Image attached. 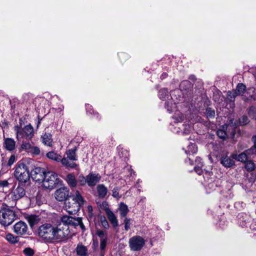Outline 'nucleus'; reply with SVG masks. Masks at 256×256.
Returning a JSON list of instances; mask_svg holds the SVG:
<instances>
[{
    "label": "nucleus",
    "mask_w": 256,
    "mask_h": 256,
    "mask_svg": "<svg viewBox=\"0 0 256 256\" xmlns=\"http://www.w3.org/2000/svg\"><path fill=\"white\" fill-rule=\"evenodd\" d=\"M248 116L256 120V108L252 107L248 111Z\"/></svg>",
    "instance_id": "nucleus-45"
},
{
    "label": "nucleus",
    "mask_w": 256,
    "mask_h": 256,
    "mask_svg": "<svg viewBox=\"0 0 256 256\" xmlns=\"http://www.w3.org/2000/svg\"><path fill=\"white\" fill-rule=\"evenodd\" d=\"M60 162L66 168H74L77 166V164L76 163L72 162H70L67 158H62V160H60Z\"/></svg>",
    "instance_id": "nucleus-26"
},
{
    "label": "nucleus",
    "mask_w": 256,
    "mask_h": 256,
    "mask_svg": "<svg viewBox=\"0 0 256 256\" xmlns=\"http://www.w3.org/2000/svg\"><path fill=\"white\" fill-rule=\"evenodd\" d=\"M106 212L108 220L112 226L114 228L116 227L118 225V220L114 212L109 208L106 209Z\"/></svg>",
    "instance_id": "nucleus-17"
},
{
    "label": "nucleus",
    "mask_w": 256,
    "mask_h": 256,
    "mask_svg": "<svg viewBox=\"0 0 256 256\" xmlns=\"http://www.w3.org/2000/svg\"><path fill=\"white\" fill-rule=\"evenodd\" d=\"M28 230L27 224L22 221L16 222L13 226L14 232L20 236L28 234Z\"/></svg>",
    "instance_id": "nucleus-9"
},
{
    "label": "nucleus",
    "mask_w": 256,
    "mask_h": 256,
    "mask_svg": "<svg viewBox=\"0 0 256 256\" xmlns=\"http://www.w3.org/2000/svg\"><path fill=\"white\" fill-rule=\"evenodd\" d=\"M158 96L160 99L165 100L168 97V92L166 88H162L160 90Z\"/></svg>",
    "instance_id": "nucleus-29"
},
{
    "label": "nucleus",
    "mask_w": 256,
    "mask_h": 256,
    "mask_svg": "<svg viewBox=\"0 0 256 256\" xmlns=\"http://www.w3.org/2000/svg\"><path fill=\"white\" fill-rule=\"evenodd\" d=\"M236 96L237 94L234 91H228L227 92L226 99L230 102H234Z\"/></svg>",
    "instance_id": "nucleus-37"
},
{
    "label": "nucleus",
    "mask_w": 256,
    "mask_h": 256,
    "mask_svg": "<svg viewBox=\"0 0 256 256\" xmlns=\"http://www.w3.org/2000/svg\"><path fill=\"white\" fill-rule=\"evenodd\" d=\"M202 163H200V164H198L194 167L195 172L199 175L202 174Z\"/></svg>",
    "instance_id": "nucleus-49"
},
{
    "label": "nucleus",
    "mask_w": 256,
    "mask_h": 256,
    "mask_svg": "<svg viewBox=\"0 0 256 256\" xmlns=\"http://www.w3.org/2000/svg\"><path fill=\"white\" fill-rule=\"evenodd\" d=\"M76 149L72 148L68 150L66 152L67 158L70 160L74 161L77 160V157L76 154Z\"/></svg>",
    "instance_id": "nucleus-27"
},
{
    "label": "nucleus",
    "mask_w": 256,
    "mask_h": 256,
    "mask_svg": "<svg viewBox=\"0 0 256 256\" xmlns=\"http://www.w3.org/2000/svg\"><path fill=\"white\" fill-rule=\"evenodd\" d=\"M60 224H63L69 230L68 226H78L80 223V218H74L68 216H62L59 222Z\"/></svg>",
    "instance_id": "nucleus-10"
},
{
    "label": "nucleus",
    "mask_w": 256,
    "mask_h": 256,
    "mask_svg": "<svg viewBox=\"0 0 256 256\" xmlns=\"http://www.w3.org/2000/svg\"><path fill=\"white\" fill-rule=\"evenodd\" d=\"M16 218L15 212L9 208H3L0 210V223L5 226L10 225Z\"/></svg>",
    "instance_id": "nucleus-5"
},
{
    "label": "nucleus",
    "mask_w": 256,
    "mask_h": 256,
    "mask_svg": "<svg viewBox=\"0 0 256 256\" xmlns=\"http://www.w3.org/2000/svg\"><path fill=\"white\" fill-rule=\"evenodd\" d=\"M8 185V182L6 180L0 181V186L6 187Z\"/></svg>",
    "instance_id": "nucleus-52"
},
{
    "label": "nucleus",
    "mask_w": 256,
    "mask_h": 256,
    "mask_svg": "<svg viewBox=\"0 0 256 256\" xmlns=\"http://www.w3.org/2000/svg\"><path fill=\"white\" fill-rule=\"evenodd\" d=\"M26 194V192L24 188L20 186H18L16 188H14L11 193L12 198L14 200H18Z\"/></svg>",
    "instance_id": "nucleus-14"
},
{
    "label": "nucleus",
    "mask_w": 256,
    "mask_h": 256,
    "mask_svg": "<svg viewBox=\"0 0 256 256\" xmlns=\"http://www.w3.org/2000/svg\"><path fill=\"white\" fill-rule=\"evenodd\" d=\"M101 176L99 174L90 172L86 176L88 185L90 187L95 186L101 180Z\"/></svg>",
    "instance_id": "nucleus-13"
},
{
    "label": "nucleus",
    "mask_w": 256,
    "mask_h": 256,
    "mask_svg": "<svg viewBox=\"0 0 256 256\" xmlns=\"http://www.w3.org/2000/svg\"><path fill=\"white\" fill-rule=\"evenodd\" d=\"M53 230L52 224H44L40 226L38 228V236L48 242H50V236Z\"/></svg>",
    "instance_id": "nucleus-7"
},
{
    "label": "nucleus",
    "mask_w": 256,
    "mask_h": 256,
    "mask_svg": "<svg viewBox=\"0 0 256 256\" xmlns=\"http://www.w3.org/2000/svg\"><path fill=\"white\" fill-rule=\"evenodd\" d=\"M90 107L91 106L89 104H87L86 106V110H87V112L89 113L90 114H92L94 112V110L92 109H90V110H88V109H90Z\"/></svg>",
    "instance_id": "nucleus-53"
},
{
    "label": "nucleus",
    "mask_w": 256,
    "mask_h": 256,
    "mask_svg": "<svg viewBox=\"0 0 256 256\" xmlns=\"http://www.w3.org/2000/svg\"><path fill=\"white\" fill-rule=\"evenodd\" d=\"M14 175L16 180L21 183L27 182L30 177V172L27 166L21 162H18L16 164Z\"/></svg>",
    "instance_id": "nucleus-4"
},
{
    "label": "nucleus",
    "mask_w": 256,
    "mask_h": 256,
    "mask_svg": "<svg viewBox=\"0 0 256 256\" xmlns=\"http://www.w3.org/2000/svg\"><path fill=\"white\" fill-rule=\"evenodd\" d=\"M46 156L50 160H53L56 162H60L62 160V156L58 153L52 151L46 154Z\"/></svg>",
    "instance_id": "nucleus-21"
},
{
    "label": "nucleus",
    "mask_w": 256,
    "mask_h": 256,
    "mask_svg": "<svg viewBox=\"0 0 256 256\" xmlns=\"http://www.w3.org/2000/svg\"><path fill=\"white\" fill-rule=\"evenodd\" d=\"M102 206L104 207L105 210L106 208H108V204L106 202H102Z\"/></svg>",
    "instance_id": "nucleus-58"
},
{
    "label": "nucleus",
    "mask_w": 256,
    "mask_h": 256,
    "mask_svg": "<svg viewBox=\"0 0 256 256\" xmlns=\"http://www.w3.org/2000/svg\"><path fill=\"white\" fill-rule=\"evenodd\" d=\"M42 143L47 146H52V135L49 133H45L42 136Z\"/></svg>",
    "instance_id": "nucleus-20"
},
{
    "label": "nucleus",
    "mask_w": 256,
    "mask_h": 256,
    "mask_svg": "<svg viewBox=\"0 0 256 256\" xmlns=\"http://www.w3.org/2000/svg\"><path fill=\"white\" fill-rule=\"evenodd\" d=\"M201 158L199 157H197L196 159V165L198 164H200L202 163L201 162Z\"/></svg>",
    "instance_id": "nucleus-57"
},
{
    "label": "nucleus",
    "mask_w": 256,
    "mask_h": 256,
    "mask_svg": "<svg viewBox=\"0 0 256 256\" xmlns=\"http://www.w3.org/2000/svg\"><path fill=\"white\" fill-rule=\"evenodd\" d=\"M124 229L126 231L130 230V218H125L124 220Z\"/></svg>",
    "instance_id": "nucleus-47"
},
{
    "label": "nucleus",
    "mask_w": 256,
    "mask_h": 256,
    "mask_svg": "<svg viewBox=\"0 0 256 256\" xmlns=\"http://www.w3.org/2000/svg\"><path fill=\"white\" fill-rule=\"evenodd\" d=\"M23 252L26 256H33L34 254V250L30 248H24L23 250Z\"/></svg>",
    "instance_id": "nucleus-43"
},
{
    "label": "nucleus",
    "mask_w": 256,
    "mask_h": 256,
    "mask_svg": "<svg viewBox=\"0 0 256 256\" xmlns=\"http://www.w3.org/2000/svg\"><path fill=\"white\" fill-rule=\"evenodd\" d=\"M28 220L30 226H34L39 221L38 217L35 215H32L28 218Z\"/></svg>",
    "instance_id": "nucleus-33"
},
{
    "label": "nucleus",
    "mask_w": 256,
    "mask_h": 256,
    "mask_svg": "<svg viewBox=\"0 0 256 256\" xmlns=\"http://www.w3.org/2000/svg\"><path fill=\"white\" fill-rule=\"evenodd\" d=\"M40 150L38 147L36 146H32L31 148L30 149L29 152L31 154L37 156L40 154Z\"/></svg>",
    "instance_id": "nucleus-40"
},
{
    "label": "nucleus",
    "mask_w": 256,
    "mask_h": 256,
    "mask_svg": "<svg viewBox=\"0 0 256 256\" xmlns=\"http://www.w3.org/2000/svg\"><path fill=\"white\" fill-rule=\"evenodd\" d=\"M165 106L167 108L168 111L171 112L173 111L174 108H176V104H172V102H166Z\"/></svg>",
    "instance_id": "nucleus-39"
},
{
    "label": "nucleus",
    "mask_w": 256,
    "mask_h": 256,
    "mask_svg": "<svg viewBox=\"0 0 256 256\" xmlns=\"http://www.w3.org/2000/svg\"><path fill=\"white\" fill-rule=\"evenodd\" d=\"M246 90V86L242 84H238L236 89L234 92L237 94V96H243Z\"/></svg>",
    "instance_id": "nucleus-24"
},
{
    "label": "nucleus",
    "mask_w": 256,
    "mask_h": 256,
    "mask_svg": "<svg viewBox=\"0 0 256 256\" xmlns=\"http://www.w3.org/2000/svg\"><path fill=\"white\" fill-rule=\"evenodd\" d=\"M99 218L102 227L105 229H108L110 228V225L105 216H100Z\"/></svg>",
    "instance_id": "nucleus-35"
},
{
    "label": "nucleus",
    "mask_w": 256,
    "mask_h": 256,
    "mask_svg": "<svg viewBox=\"0 0 256 256\" xmlns=\"http://www.w3.org/2000/svg\"><path fill=\"white\" fill-rule=\"evenodd\" d=\"M248 122H249V120L246 116H242L240 119V123L242 125L246 124Z\"/></svg>",
    "instance_id": "nucleus-50"
},
{
    "label": "nucleus",
    "mask_w": 256,
    "mask_h": 256,
    "mask_svg": "<svg viewBox=\"0 0 256 256\" xmlns=\"http://www.w3.org/2000/svg\"><path fill=\"white\" fill-rule=\"evenodd\" d=\"M84 200L78 191L76 192V196L71 199H68L64 202V208L70 214H76L80 210V206Z\"/></svg>",
    "instance_id": "nucleus-2"
},
{
    "label": "nucleus",
    "mask_w": 256,
    "mask_h": 256,
    "mask_svg": "<svg viewBox=\"0 0 256 256\" xmlns=\"http://www.w3.org/2000/svg\"><path fill=\"white\" fill-rule=\"evenodd\" d=\"M88 211V219L89 221L94 220L95 218L93 213V208L91 205H88L87 206Z\"/></svg>",
    "instance_id": "nucleus-32"
},
{
    "label": "nucleus",
    "mask_w": 256,
    "mask_h": 256,
    "mask_svg": "<svg viewBox=\"0 0 256 256\" xmlns=\"http://www.w3.org/2000/svg\"><path fill=\"white\" fill-rule=\"evenodd\" d=\"M4 146L7 150L12 152L16 148V142L12 138H6L4 139Z\"/></svg>",
    "instance_id": "nucleus-16"
},
{
    "label": "nucleus",
    "mask_w": 256,
    "mask_h": 256,
    "mask_svg": "<svg viewBox=\"0 0 256 256\" xmlns=\"http://www.w3.org/2000/svg\"><path fill=\"white\" fill-rule=\"evenodd\" d=\"M249 150H252V154H256V142H255L254 144V146L250 148Z\"/></svg>",
    "instance_id": "nucleus-55"
},
{
    "label": "nucleus",
    "mask_w": 256,
    "mask_h": 256,
    "mask_svg": "<svg viewBox=\"0 0 256 256\" xmlns=\"http://www.w3.org/2000/svg\"><path fill=\"white\" fill-rule=\"evenodd\" d=\"M166 76H167V74H166V73H163V74H162V76H160V78H161L162 79H164V78H166Z\"/></svg>",
    "instance_id": "nucleus-60"
},
{
    "label": "nucleus",
    "mask_w": 256,
    "mask_h": 256,
    "mask_svg": "<svg viewBox=\"0 0 256 256\" xmlns=\"http://www.w3.org/2000/svg\"><path fill=\"white\" fill-rule=\"evenodd\" d=\"M198 151L197 147L194 144H191L188 146V150L186 151L187 154H196Z\"/></svg>",
    "instance_id": "nucleus-30"
},
{
    "label": "nucleus",
    "mask_w": 256,
    "mask_h": 256,
    "mask_svg": "<svg viewBox=\"0 0 256 256\" xmlns=\"http://www.w3.org/2000/svg\"><path fill=\"white\" fill-rule=\"evenodd\" d=\"M118 210L121 217H124L126 216L128 212V206L124 202H120L119 204Z\"/></svg>",
    "instance_id": "nucleus-22"
},
{
    "label": "nucleus",
    "mask_w": 256,
    "mask_h": 256,
    "mask_svg": "<svg viewBox=\"0 0 256 256\" xmlns=\"http://www.w3.org/2000/svg\"><path fill=\"white\" fill-rule=\"evenodd\" d=\"M245 162V168L248 172H252L254 170L255 166L254 163L252 160H248Z\"/></svg>",
    "instance_id": "nucleus-34"
},
{
    "label": "nucleus",
    "mask_w": 256,
    "mask_h": 256,
    "mask_svg": "<svg viewBox=\"0 0 256 256\" xmlns=\"http://www.w3.org/2000/svg\"><path fill=\"white\" fill-rule=\"evenodd\" d=\"M184 119V116L182 114H181V116H180V120H176L178 122H180L182 121Z\"/></svg>",
    "instance_id": "nucleus-59"
},
{
    "label": "nucleus",
    "mask_w": 256,
    "mask_h": 256,
    "mask_svg": "<svg viewBox=\"0 0 256 256\" xmlns=\"http://www.w3.org/2000/svg\"><path fill=\"white\" fill-rule=\"evenodd\" d=\"M120 188L118 187L114 188L112 190V196L117 200L120 198V195L119 194Z\"/></svg>",
    "instance_id": "nucleus-44"
},
{
    "label": "nucleus",
    "mask_w": 256,
    "mask_h": 256,
    "mask_svg": "<svg viewBox=\"0 0 256 256\" xmlns=\"http://www.w3.org/2000/svg\"><path fill=\"white\" fill-rule=\"evenodd\" d=\"M78 182L80 186H84L86 184H88L86 176L84 177L83 176H80L78 178Z\"/></svg>",
    "instance_id": "nucleus-42"
},
{
    "label": "nucleus",
    "mask_w": 256,
    "mask_h": 256,
    "mask_svg": "<svg viewBox=\"0 0 256 256\" xmlns=\"http://www.w3.org/2000/svg\"><path fill=\"white\" fill-rule=\"evenodd\" d=\"M6 240L12 244H15L18 242V238L10 233H8L6 236Z\"/></svg>",
    "instance_id": "nucleus-28"
},
{
    "label": "nucleus",
    "mask_w": 256,
    "mask_h": 256,
    "mask_svg": "<svg viewBox=\"0 0 256 256\" xmlns=\"http://www.w3.org/2000/svg\"><path fill=\"white\" fill-rule=\"evenodd\" d=\"M14 130L16 134V138L18 142L22 140H30L34 136V128L31 124H28L22 128V124L14 126Z\"/></svg>",
    "instance_id": "nucleus-3"
},
{
    "label": "nucleus",
    "mask_w": 256,
    "mask_h": 256,
    "mask_svg": "<svg viewBox=\"0 0 256 256\" xmlns=\"http://www.w3.org/2000/svg\"><path fill=\"white\" fill-rule=\"evenodd\" d=\"M144 244L145 240L140 236H133L129 239L128 245L132 251H139L142 249Z\"/></svg>",
    "instance_id": "nucleus-8"
},
{
    "label": "nucleus",
    "mask_w": 256,
    "mask_h": 256,
    "mask_svg": "<svg viewBox=\"0 0 256 256\" xmlns=\"http://www.w3.org/2000/svg\"><path fill=\"white\" fill-rule=\"evenodd\" d=\"M21 148L22 150H28V152L32 148V145L29 142H27L26 140H22Z\"/></svg>",
    "instance_id": "nucleus-36"
},
{
    "label": "nucleus",
    "mask_w": 256,
    "mask_h": 256,
    "mask_svg": "<svg viewBox=\"0 0 256 256\" xmlns=\"http://www.w3.org/2000/svg\"><path fill=\"white\" fill-rule=\"evenodd\" d=\"M218 136L221 139L225 140L227 136L226 133L223 130H218L216 132Z\"/></svg>",
    "instance_id": "nucleus-41"
},
{
    "label": "nucleus",
    "mask_w": 256,
    "mask_h": 256,
    "mask_svg": "<svg viewBox=\"0 0 256 256\" xmlns=\"http://www.w3.org/2000/svg\"><path fill=\"white\" fill-rule=\"evenodd\" d=\"M69 196V190L65 186L58 189L54 192V197L59 202L66 201Z\"/></svg>",
    "instance_id": "nucleus-12"
},
{
    "label": "nucleus",
    "mask_w": 256,
    "mask_h": 256,
    "mask_svg": "<svg viewBox=\"0 0 256 256\" xmlns=\"http://www.w3.org/2000/svg\"><path fill=\"white\" fill-rule=\"evenodd\" d=\"M206 114L208 118H212L214 116L215 112L211 108H207L206 109Z\"/></svg>",
    "instance_id": "nucleus-46"
},
{
    "label": "nucleus",
    "mask_w": 256,
    "mask_h": 256,
    "mask_svg": "<svg viewBox=\"0 0 256 256\" xmlns=\"http://www.w3.org/2000/svg\"><path fill=\"white\" fill-rule=\"evenodd\" d=\"M16 161V156L14 155H12L10 158L8 164V166H11Z\"/></svg>",
    "instance_id": "nucleus-51"
},
{
    "label": "nucleus",
    "mask_w": 256,
    "mask_h": 256,
    "mask_svg": "<svg viewBox=\"0 0 256 256\" xmlns=\"http://www.w3.org/2000/svg\"><path fill=\"white\" fill-rule=\"evenodd\" d=\"M220 163L226 168H230L233 166L234 162L233 159L227 156H222L220 159Z\"/></svg>",
    "instance_id": "nucleus-18"
},
{
    "label": "nucleus",
    "mask_w": 256,
    "mask_h": 256,
    "mask_svg": "<svg viewBox=\"0 0 256 256\" xmlns=\"http://www.w3.org/2000/svg\"><path fill=\"white\" fill-rule=\"evenodd\" d=\"M60 182V180L54 172L48 171L45 174L44 178L42 182V185L46 188L52 189Z\"/></svg>",
    "instance_id": "nucleus-6"
},
{
    "label": "nucleus",
    "mask_w": 256,
    "mask_h": 256,
    "mask_svg": "<svg viewBox=\"0 0 256 256\" xmlns=\"http://www.w3.org/2000/svg\"><path fill=\"white\" fill-rule=\"evenodd\" d=\"M76 253L80 256H86L88 254V249L84 245L78 244L76 246Z\"/></svg>",
    "instance_id": "nucleus-23"
},
{
    "label": "nucleus",
    "mask_w": 256,
    "mask_h": 256,
    "mask_svg": "<svg viewBox=\"0 0 256 256\" xmlns=\"http://www.w3.org/2000/svg\"><path fill=\"white\" fill-rule=\"evenodd\" d=\"M46 172L44 168H36L30 172V176L36 182H42Z\"/></svg>",
    "instance_id": "nucleus-11"
},
{
    "label": "nucleus",
    "mask_w": 256,
    "mask_h": 256,
    "mask_svg": "<svg viewBox=\"0 0 256 256\" xmlns=\"http://www.w3.org/2000/svg\"><path fill=\"white\" fill-rule=\"evenodd\" d=\"M66 180L68 185L72 188L76 187V181L75 176L72 174H68L66 176Z\"/></svg>",
    "instance_id": "nucleus-25"
},
{
    "label": "nucleus",
    "mask_w": 256,
    "mask_h": 256,
    "mask_svg": "<svg viewBox=\"0 0 256 256\" xmlns=\"http://www.w3.org/2000/svg\"><path fill=\"white\" fill-rule=\"evenodd\" d=\"M98 196L100 198H104L108 194V188L103 184H98L96 186Z\"/></svg>",
    "instance_id": "nucleus-19"
},
{
    "label": "nucleus",
    "mask_w": 256,
    "mask_h": 256,
    "mask_svg": "<svg viewBox=\"0 0 256 256\" xmlns=\"http://www.w3.org/2000/svg\"><path fill=\"white\" fill-rule=\"evenodd\" d=\"M189 160L190 161V164H192V162H191L190 159H189Z\"/></svg>",
    "instance_id": "nucleus-61"
},
{
    "label": "nucleus",
    "mask_w": 256,
    "mask_h": 256,
    "mask_svg": "<svg viewBox=\"0 0 256 256\" xmlns=\"http://www.w3.org/2000/svg\"><path fill=\"white\" fill-rule=\"evenodd\" d=\"M106 242H107V238H104L102 240H100V249L101 250L100 254L101 256H104V252H103L106 245Z\"/></svg>",
    "instance_id": "nucleus-38"
},
{
    "label": "nucleus",
    "mask_w": 256,
    "mask_h": 256,
    "mask_svg": "<svg viewBox=\"0 0 256 256\" xmlns=\"http://www.w3.org/2000/svg\"><path fill=\"white\" fill-rule=\"evenodd\" d=\"M53 230L50 236V242H61L65 240L70 234L69 230L63 224L59 222L52 223Z\"/></svg>",
    "instance_id": "nucleus-1"
},
{
    "label": "nucleus",
    "mask_w": 256,
    "mask_h": 256,
    "mask_svg": "<svg viewBox=\"0 0 256 256\" xmlns=\"http://www.w3.org/2000/svg\"><path fill=\"white\" fill-rule=\"evenodd\" d=\"M78 226H80V228L83 230H85V228H84V224H83L82 222V218H80V224H78Z\"/></svg>",
    "instance_id": "nucleus-56"
},
{
    "label": "nucleus",
    "mask_w": 256,
    "mask_h": 256,
    "mask_svg": "<svg viewBox=\"0 0 256 256\" xmlns=\"http://www.w3.org/2000/svg\"><path fill=\"white\" fill-rule=\"evenodd\" d=\"M190 82L188 81H184L182 82H181V84H180V87L181 88H183V86H184V85H190Z\"/></svg>",
    "instance_id": "nucleus-54"
},
{
    "label": "nucleus",
    "mask_w": 256,
    "mask_h": 256,
    "mask_svg": "<svg viewBox=\"0 0 256 256\" xmlns=\"http://www.w3.org/2000/svg\"><path fill=\"white\" fill-rule=\"evenodd\" d=\"M96 234L100 238V240L104 238H107L105 232L102 230H96Z\"/></svg>",
    "instance_id": "nucleus-48"
},
{
    "label": "nucleus",
    "mask_w": 256,
    "mask_h": 256,
    "mask_svg": "<svg viewBox=\"0 0 256 256\" xmlns=\"http://www.w3.org/2000/svg\"><path fill=\"white\" fill-rule=\"evenodd\" d=\"M252 150H247L240 154H234L232 155V158L236 159L241 162H246L248 159V155L252 154Z\"/></svg>",
    "instance_id": "nucleus-15"
},
{
    "label": "nucleus",
    "mask_w": 256,
    "mask_h": 256,
    "mask_svg": "<svg viewBox=\"0 0 256 256\" xmlns=\"http://www.w3.org/2000/svg\"><path fill=\"white\" fill-rule=\"evenodd\" d=\"M192 128L190 124H184L182 127L180 128L182 133L184 134H189L191 131Z\"/></svg>",
    "instance_id": "nucleus-31"
}]
</instances>
